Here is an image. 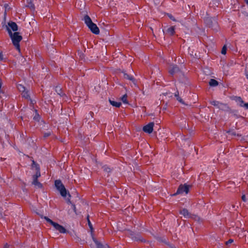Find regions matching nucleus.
Segmentation results:
<instances>
[{"mask_svg":"<svg viewBox=\"0 0 248 248\" xmlns=\"http://www.w3.org/2000/svg\"><path fill=\"white\" fill-rule=\"evenodd\" d=\"M7 31L10 36L14 46L17 50L20 51L19 43L22 39V37L19 35V33L18 32H15L13 33L9 28H7Z\"/></svg>","mask_w":248,"mask_h":248,"instance_id":"nucleus-1","label":"nucleus"},{"mask_svg":"<svg viewBox=\"0 0 248 248\" xmlns=\"http://www.w3.org/2000/svg\"><path fill=\"white\" fill-rule=\"evenodd\" d=\"M206 26L217 31L219 29L217 18L215 17H207L204 19Z\"/></svg>","mask_w":248,"mask_h":248,"instance_id":"nucleus-2","label":"nucleus"},{"mask_svg":"<svg viewBox=\"0 0 248 248\" xmlns=\"http://www.w3.org/2000/svg\"><path fill=\"white\" fill-rule=\"evenodd\" d=\"M44 218L48 223H50L52 226H53L56 230L59 231V232L61 233H65L66 232V230L62 226L54 222L47 217H45Z\"/></svg>","mask_w":248,"mask_h":248,"instance_id":"nucleus-3","label":"nucleus"},{"mask_svg":"<svg viewBox=\"0 0 248 248\" xmlns=\"http://www.w3.org/2000/svg\"><path fill=\"white\" fill-rule=\"evenodd\" d=\"M55 186L57 189L60 192L61 196L63 197H66L67 190L60 180H56L55 181Z\"/></svg>","mask_w":248,"mask_h":248,"instance_id":"nucleus-4","label":"nucleus"},{"mask_svg":"<svg viewBox=\"0 0 248 248\" xmlns=\"http://www.w3.org/2000/svg\"><path fill=\"white\" fill-rule=\"evenodd\" d=\"M190 187L191 186L190 185H188L186 184H185L184 185L181 184L178 186L176 192L172 194V196H175L177 195L182 194L183 193L187 194L189 191Z\"/></svg>","mask_w":248,"mask_h":248,"instance_id":"nucleus-5","label":"nucleus"},{"mask_svg":"<svg viewBox=\"0 0 248 248\" xmlns=\"http://www.w3.org/2000/svg\"><path fill=\"white\" fill-rule=\"evenodd\" d=\"M169 73L170 75L171 76H173L175 75H177L178 76H181L183 75V73L181 70L179 69V67L176 65H173L169 70Z\"/></svg>","mask_w":248,"mask_h":248,"instance_id":"nucleus-6","label":"nucleus"},{"mask_svg":"<svg viewBox=\"0 0 248 248\" xmlns=\"http://www.w3.org/2000/svg\"><path fill=\"white\" fill-rule=\"evenodd\" d=\"M154 123L153 122L149 123L148 124L144 126L143 131L148 134H151L153 131Z\"/></svg>","mask_w":248,"mask_h":248,"instance_id":"nucleus-7","label":"nucleus"},{"mask_svg":"<svg viewBox=\"0 0 248 248\" xmlns=\"http://www.w3.org/2000/svg\"><path fill=\"white\" fill-rule=\"evenodd\" d=\"M88 27L90 30V31L95 34H98L100 32L99 28L97 25L93 22L89 25Z\"/></svg>","mask_w":248,"mask_h":248,"instance_id":"nucleus-8","label":"nucleus"},{"mask_svg":"<svg viewBox=\"0 0 248 248\" xmlns=\"http://www.w3.org/2000/svg\"><path fill=\"white\" fill-rule=\"evenodd\" d=\"M179 213L181 215H183L185 218H188L192 217L191 214L189 213L188 211L186 208H184L180 210Z\"/></svg>","mask_w":248,"mask_h":248,"instance_id":"nucleus-9","label":"nucleus"},{"mask_svg":"<svg viewBox=\"0 0 248 248\" xmlns=\"http://www.w3.org/2000/svg\"><path fill=\"white\" fill-rule=\"evenodd\" d=\"M122 73L124 78L130 80L133 83L135 82V79L133 76L127 74L125 71H123Z\"/></svg>","mask_w":248,"mask_h":248,"instance_id":"nucleus-10","label":"nucleus"},{"mask_svg":"<svg viewBox=\"0 0 248 248\" xmlns=\"http://www.w3.org/2000/svg\"><path fill=\"white\" fill-rule=\"evenodd\" d=\"M8 25L10 27L11 30L14 31H16L18 30V26L16 23L13 21H10L8 23Z\"/></svg>","mask_w":248,"mask_h":248,"instance_id":"nucleus-11","label":"nucleus"},{"mask_svg":"<svg viewBox=\"0 0 248 248\" xmlns=\"http://www.w3.org/2000/svg\"><path fill=\"white\" fill-rule=\"evenodd\" d=\"M175 28L174 26H170L167 28L166 30V32L169 35L172 36L175 34Z\"/></svg>","mask_w":248,"mask_h":248,"instance_id":"nucleus-12","label":"nucleus"},{"mask_svg":"<svg viewBox=\"0 0 248 248\" xmlns=\"http://www.w3.org/2000/svg\"><path fill=\"white\" fill-rule=\"evenodd\" d=\"M210 104L212 105L216 106L219 108H221L222 106H226V105H225L222 103H220V102H219L218 101H216V100H213V101H211Z\"/></svg>","mask_w":248,"mask_h":248,"instance_id":"nucleus-13","label":"nucleus"},{"mask_svg":"<svg viewBox=\"0 0 248 248\" xmlns=\"http://www.w3.org/2000/svg\"><path fill=\"white\" fill-rule=\"evenodd\" d=\"M84 21L87 27L93 23V21L90 16L86 15L84 17Z\"/></svg>","mask_w":248,"mask_h":248,"instance_id":"nucleus-14","label":"nucleus"},{"mask_svg":"<svg viewBox=\"0 0 248 248\" xmlns=\"http://www.w3.org/2000/svg\"><path fill=\"white\" fill-rule=\"evenodd\" d=\"M55 91L57 92L58 94H59L60 96H63L65 94L62 91L61 88L60 86H56L55 88Z\"/></svg>","mask_w":248,"mask_h":248,"instance_id":"nucleus-15","label":"nucleus"},{"mask_svg":"<svg viewBox=\"0 0 248 248\" xmlns=\"http://www.w3.org/2000/svg\"><path fill=\"white\" fill-rule=\"evenodd\" d=\"M110 104L113 107L119 108L121 105V103L119 102H116L114 100H109Z\"/></svg>","mask_w":248,"mask_h":248,"instance_id":"nucleus-16","label":"nucleus"},{"mask_svg":"<svg viewBox=\"0 0 248 248\" xmlns=\"http://www.w3.org/2000/svg\"><path fill=\"white\" fill-rule=\"evenodd\" d=\"M209 84L211 87H216L218 85V82L214 79H211L209 82Z\"/></svg>","mask_w":248,"mask_h":248,"instance_id":"nucleus-17","label":"nucleus"},{"mask_svg":"<svg viewBox=\"0 0 248 248\" xmlns=\"http://www.w3.org/2000/svg\"><path fill=\"white\" fill-rule=\"evenodd\" d=\"M31 167L32 168H34L35 170H40L39 165L35 162L33 160H32Z\"/></svg>","mask_w":248,"mask_h":248,"instance_id":"nucleus-18","label":"nucleus"},{"mask_svg":"<svg viewBox=\"0 0 248 248\" xmlns=\"http://www.w3.org/2000/svg\"><path fill=\"white\" fill-rule=\"evenodd\" d=\"M32 184L34 185L35 186H37L39 188H41L42 187V185L41 183H40L38 181V179H33L32 181Z\"/></svg>","mask_w":248,"mask_h":248,"instance_id":"nucleus-19","label":"nucleus"},{"mask_svg":"<svg viewBox=\"0 0 248 248\" xmlns=\"http://www.w3.org/2000/svg\"><path fill=\"white\" fill-rule=\"evenodd\" d=\"M34 111L35 114V115L33 116V119L35 121L39 122L40 119V116L39 114L38 113L37 110L36 109H35Z\"/></svg>","mask_w":248,"mask_h":248,"instance_id":"nucleus-20","label":"nucleus"},{"mask_svg":"<svg viewBox=\"0 0 248 248\" xmlns=\"http://www.w3.org/2000/svg\"><path fill=\"white\" fill-rule=\"evenodd\" d=\"M17 88L20 92H23L26 90V88L21 84H18L17 85Z\"/></svg>","mask_w":248,"mask_h":248,"instance_id":"nucleus-21","label":"nucleus"},{"mask_svg":"<svg viewBox=\"0 0 248 248\" xmlns=\"http://www.w3.org/2000/svg\"><path fill=\"white\" fill-rule=\"evenodd\" d=\"M22 96L26 99H30V96L29 93V92L26 90L22 93Z\"/></svg>","mask_w":248,"mask_h":248,"instance_id":"nucleus-22","label":"nucleus"},{"mask_svg":"<svg viewBox=\"0 0 248 248\" xmlns=\"http://www.w3.org/2000/svg\"><path fill=\"white\" fill-rule=\"evenodd\" d=\"M41 176L40 170H36V173L33 175V179H38Z\"/></svg>","mask_w":248,"mask_h":248,"instance_id":"nucleus-23","label":"nucleus"},{"mask_svg":"<svg viewBox=\"0 0 248 248\" xmlns=\"http://www.w3.org/2000/svg\"><path fill=\"white\" fill-rule=\"evenodd\" d=\"M236 101L240 103L239 106L241 107H242L244 104L245 103L241 97H237Z\"/></svg>","mask_w":248,"mask_h":248,"instance_id":"nucleus-24","label":"nucleus"},{"mask_svg":"<svg viewBox=\"0 0 248 248\" xmlns=\"http://www.w3.org/2000/svg\"><path fill=\"white\" fill-rule=\"evenodd\" d=\"M103 169L104 171L107 172H110L111 171V169L107 165H104L103 166Z\"/></svg>","mask_w":248,"mask_h":248,"instance_id":"nucleus-25","label":"nucleus"},{"mask_svg":"<svg viewBox=\"0 0 248 248\" xmlns=\"http://www.w3.org/2000/svg\"><path fill=\"white\" fill-rule=\"evenodd\" d=\"M133 238L135 241H141V242H142L143 241V240L142 239L140 235H137L135 236Z\"/></svg>","mask_w":248,"mask_h":248,"instance_id":"nucleus-26","label":"nucleus"},{"mask_svg":"<svg viewBox=\"0 0 248 248\" xmlns=\"http://www.w3.org/2000/svg\"><path fill=\"white\" fill-rule=\"evenodd\" d=\"M121 99H122V101L123 102V103H125V104L128 103V102L127 101V95L126 94H124L122 97Z\"/></svg>","mask_w":248,"mask_h":248,"instance_id":"nucleus-27","label":"nucleus"},{"mask_svg":"<svg viewBox=\"0 0 248 248\" xmlns=\"http://www.w3.org/2000/svg\"><path fill=\"white\" fill-rule=\"evenodd\" d=\"M4 6V8L5 9V11L4 12V17H5L6 16V11L9 10L10 9V7L9 5H8V4H7V3L5 4Z\"/></svg>","mask_w":248,"mask_h":248,"instance_id":"nucleus-28","label":"nucleus"},{"mask_svg":"<svg viewBox=\"0 0 248 248\" xmlns=\"http://www.w3.org/2000/svg\"><path fill=\"white\" fill-rule=\"evenodd\" d=\"M88 224L91 231L93 230L92 224L89 219V216L87 217Z\"/></svg>","mask_w":248,"mask_h":248,"instance_id":"nucleus-29","label":"nucleus"},{"mask_svg":"<svg viewBox=\"0 0 248 248\" xmlns=\"http://www.w3.org/2000/svg\"><path fill=\"white\" fill-rule=\"evenodd\" d=\"M28 3L29 4L28 6L31 8H34V4L32 3L31 0H27Z\"/></svg>","mask_w":248,"mask_h":248,"instance_id":"nucleus-30","label":"nucleus"},{"mask_svg":"<svg viewBox=\"0 0 248 248\" xmlns=\"http://www.w3.org/2000/svg\"><path fill=\"white\" fill-rule=\"evenodd\" d=\"M226 50H227V47H226V46H224L221 50V53L224 55L226 54Z\"/></svg>","mask_w":248,"mask_h":248,"instance_id":"nucleus-31","label":"nucleus"},{"mask_svg":"<svg viewBox=\"0 0 248 248\" xmlns=\"http://www.w3.org/2000/svg\"><path fill=\"white\" fill-rule=\"evenodd\" d=\"M233 242V240L232 239H230L229 240L226 242V245H229V244H231Z\"/></svg>","mask_w":248,"mask_h":248,"instance_id":"nucleus-32","label":"nucleus"},{"mask_svg":"<svg viewBox=\"0 0 248 248\" xmlns=\"http://www.w3.org/2000/svg\"><path fill=\"white\" fill-rule=\"evenodd\" d=\"M177 100L180 103H182V104H184V101L183 100V99L179 96L178 97H177L176 98Z\"/></svg>","mask_w":248,"mask_h":248,"instance_id":"nucleus-33","label":"nucleus"},{"mask_svg":"<svg viewBox=\"0 0 248 248\" xmlns=\"http://www.w3.org/2000/svg\"><path fill=\"white\" fill-rule=\"evenodd\" d=\"M169 17L172 21H176V20H175V18L174 17V16H172L171 14H169Z\"/></svg>","mask_w":248,"mask_h":248,"instance_id":"nucleus-34","label":"nucleus"},{"mask_svg":"<svg viewBox=\"0 0 248 248\" xmlns=\"http://www.w3.org/2000/svg\"><path fill=\"white\" fill-rule=\"evenodd\" d=\"M242 200L243 202H247V199H246V196L245 194H243L242 196Z\"/></svg>","mask_w":248,"mask_h":248,"instance_id":"nucleus-35","label":"nucleus"},{"mask_svg":"<svg viewBox=\"0 0 248 248\" xmlns=\"http://www.w3.org/2000/svg\"><path fill=\"white\" fill-rule=\"evenodd\" d=\"M50 134H51L50 132L45 133L44 134V137L45 138H47V137H49L50 135Z\"/></svg>","mask_w":248,"mask_h":248,"instance_id":"nucleus-36","label":"nucleus"},{"mask_svg":"<svg viewBox=\"0 0 248 248\" xmlns=\"http://www.w3.org/2000/svg\"><path fill=\"white\" fill-rule=\"evenodd\" d=\"M227 133L233 136H235L236 135L235 132L233 131H227Z\"/></svg>","mask_w":248,"mask_h":248,"instance_id":"nucleus-37","label":"nucleus"},{"mask_svg":"<svg viewBox=\"0 0 248 248\" xmlns=\"http://www.w3.org/2000/svg\"><path fill=\"white\" fill-rule=\"evenodd\" d=\"M174 96L175 97L177 98V97H179V92L178 91H177L175 93H174Z\"/></svg>","mask_w":248,"mask_h":248,"instance_id":"nucleus-38","label":"nucleus"},{"mask_svg":"<svg viewBox=\"0 0 248 248\" xmlns=\"http://www.w3.org/2000/svg\"><path fill=\"white\" fill-rule=\"evenodd\" d=\"M3 248H10V246L8 244L6 243L4 245Z\"/></svg>","mask_w":248,"mask_h":248,"instance_id":"nucleus-39","label":"nucleus"},{"mask_svg":"<svg viewBox=\"0 0 248 248\" xmlns=\"http://www.w3.org/2000/svg\"><path fill=\"white\" fill-rule=\"evenodd\" d=\"M97 248H103V246L100 243L97 244Z\"/></svg>","mask_w":248,"mask_h":248,"instance_id":"nucleus-40","label":"nucleus"},{"mask_svg":"<svg viewBox=\"0 0 248 248\" xmlns=\"http://www.w3.org/2000/svg\"><path fill=\"white\" fill-rule=\"evenodd\" d=\"M242 107H244L246 109H248V103H244Z\"/></svg>","mask_w":248,"mask_h":248,"instance_id":"nucleus-41","label":"nucleus"},{"mask_svg":"<svg viewBox=\"0 0 248 248\" xmlns=\"http://www.w3.org/2000/svg\"><path fill=\"white\" fill-rule=\"evenodd\" d=\"M3 54L1 52H0V61H1L3 60Z\"/></svg>","mask_w":248,"mask_h":248,"instance_id":"nucleus-42","label":"nucleus"},{"mask_svg":"<svg viewBox=\"0 0 248 248\" xmlns=\"http://www.w3.org/2000/svg\"><path fill=\"white\" fill-rule=\"evenodd\" d=\"M29 99L30 100V101H31V104L33 105V104L35 103V101H34V100H31V98H30V99Z\"/></svg>","mask_w":248,"mask_h":248,"instance_id":"nucleus-43","label":"nucleus"},{"mask_svg":"<svg viewBox=\"0 0 248 248\" xmlns=\"http://www.w3.org/2000/svg\"><path fill=\"white\" fill-rule=\"evenodd\" d=\"M67 202L68 204H71V202L70 199L69 198H68L67 200Z\"/></svg>","mask_w":248,"mask_h":248,"instance_id":"nucleus-44","label":"nucleus"},{"mask_svg":"<svg viewBox=\"0 0 248 248\" xmlns=\"http://www.w3.org/2000/svg\"><path fill=\"white\" fill-rule=\"evenodd\" d=\"M72 206H73V209H74V210H75V209H76V206H75V204H72Z\"/></svg>","mask_w":248,"mask_h":248,"instance_id":"nucleus-45","label":"nucleus"},{"mask_svg":"<svg viewBox=\"0 0 248 248\" xmlns=\"http://www.w3.org/2000/svg\"><path fill=\"white\" fill-rule=\"evenodd\" d=\"M246 77L248 79V73L246 74Z\"/></svg>","mask_w":248,"mask_h":248,"instance_id":"nucleus-46","label":"nucleus"},{"mask_svg":"<svg viewBox=\"0 0 248 248\" xmlns=\"http://www.w3.org/2000/svg\"><path fill=\"white\" fill-rule=\"evenodd\" d=\"M245 2L248 4V0H244Z\"/></svg>","mask_w":248,"mask_h":248,"instance_id":"nucleus-47","label":"nucleus"},{"mask_svg":"<svg viewBox=\"0 0 248 248\" xmlns=\"http://www.w3.org/2000/svg\"><path fill=\"white\" fill-rule=\"evenodd\" d=\"M90 114L91 115H93V112H92V111H91V112H90Z\"/></svg>","mask_w":248,"mask_h":248,"instance_id":"nucleus-48","label":"nucleus"},{"mask_svg":"<svg viewBox=\"0 0 248 248\" xmlns=\"http://www.w3.org/2000/svg\"><path fill=\"white\" fill-rule=\"evenodd\" d=\"M170 248H176V247H175L174 246H171Z\"/></svg>","mask_w":248,"mask_h":248,"instance_id":"nucleus-49","label":"nucleus"},{"mask_svg":"<svg viewBox=\"0 0 248 248\" xmlns=\"http://www.w3.org/2000/svg\"><path fill=\"white\" fill-rule=\"evenodd\" d=\"M68 196H69V197H71V195H70L69 193H68Z\"/></svg>","mask_w":248,"mask_h":248,"instance_id":"nucleus-50","label":"nucleus"},{"mask_svg":"<svg viewBox=\"0 0 248 248\" xmlns=\"http://www.w3.org/2000/svg\"><path fill=\"white\" fill-rule=\"evenodd\" d=\"M247 16H248V15Z\"/></svg>","mask_w":248,"mask_h":248,"instance_id":"nucleus-51","label":"nucleus"}]
</instances>
